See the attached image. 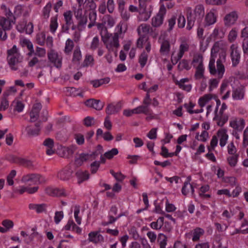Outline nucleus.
<instances>
[{
	"label": "nucleus",
	"instance_id": "a211bd4d",
	"mask_svg": "<svg viewBox=\"0 0 248 248\" xmlns=\"http://www.w3.org/2000/svg\"><path fill=\"white\" fill-rule=\"evenodd\" d=\"M41 124V121H38L35 124V128H33L31 126H28L26 128V130L29 136L32 137L37 136L39 134L41 130L40 125Z\"/></svg>",
	"mask_w": 248,
	"mask_h": 248
},
{
	"label": "nucleus",
	"instance_id": "5fc2aeb1",
	"mask_svg": "<svg viewBox=\"0 0 248 248\" xmlns=\"http://www.w3.org/2000/svg\"><path fill=\"white\" fill-rule=\"evenodd\" d=\"M58 27L57 18L54 17L51 18L50 24V30L52 32H54Z\"/></svg>",
	"mask_w": 248,
	"mask_h": 248
},
{
	"label": "nucleus",
	"instance_id": "680f3d73",
	"mask_svg": "<svg viewBox=\"0 0 248 248\" xmlns=\"http://www.w3.org/2000/svg\"><path fill=\"white\" fill-rule=\"evenodd\" d=\"M36 42L37 44L41 46H43L45 44V35L43 33L38 34L36 35Z\"/></svg>",
	"mask_w": 248,
	"mask_h": 248
},
{
	"label": "nucleus",
	"instance_id": "c03bdc74",
	"mask_svg": "<svg viewBox=\"0 0 248 248\" xmlns=\"http://www.w3.org/2000/svg\"><path fill=\"white\" fill-rule=\"evenodd\" d=\"M118 154V150L117 148H113L111 150L106 152L104 156L108 159H112L113 156Z\"/></svg>",
	"mask_w": 248,
	"mask_h": 248
},
{
	"label": "nucleus",
	"instance_id": "393cba45",
	"mask_svg": "<svg viewBox=\"0 0 248 248\" xmlns=\"http://www.w3.org/2000/svg\"><path fill=\"white\" fill-rule=\"evenodd\" d=\"M46 61L39 60L38 58L36 56L33 57L28 62V65L29 67H32L38 64V68H41L42 65L45 66V63Z\"/></svg>",
	"mask_w": 248,
	"mask_h": 248
},
{
	"label": "nucleus",
	"instance_id": "f704fd0d",
	"mask_svg": "<svg viewBox=\"0 0 248 248\" xmlns=\"http://www.w3.org/2000/svg\"><path fill=\"white\" fill-rule=\"evenodd\" d=\"M163 22V16H153L152 19V25L154 27H160Z\"/></svg>",
	"mask_w": 248,
	"mask_h": 248
},
{
	"label": "nucleus",
	"instance_id": "3c124183",
	"mask_svg": "<svg viewBox=\"0 0 248 248\" xmlns=\"http://www.w3.org/2000/svg\"><path fill=\"white\" fill-rule=\"evenodd\" d=\"M81 55L80 50L79 47H76L74 50L73 53V62H78L81 59Z\"/></svg>",
	"mask_w": 248,
	"mask_h": 248
},
{
	"label": "nucleus",
	"instance_id": "8fccbe9b",
	"mask_svg": "<svg viewBox=\"0 0 248 248\" xmlns=\"http://www.w3.org/2000/svg\"><path fill=\"white\" fill-rule=\"evenodd\" d=\"M30 122H33L36 121L39 118V112L33 108H32L31 110L30 113Z\"/></svg>",
	"mask_w": 248,
	"mask_h": 248
},
{
	"label": "nucleus",
	"instance_id": "4468645a",
	"mask_svg": "<svg viewBox=\"0 0 248 248\" xmlns=\"http://www.w3.org/2000/svg\"><path fill=\"white\" fill-rule=\"evenodd\" d=\"M245 125V120L240 118L238 120L236 118L230 122V125L238 131H241L244 128Z\"/></svg>",
	"mask_w": 248,
	"mask_h": 248
},
{
	"label": "nucleus",
	"instance_id": "20e7f679",
	"mask_svg": "<svg viewBox=\"0 0 248 248\" xmlns=\"http://www.w3.org/2000/svg\"><path fill=\"white\" fill-rule=\"evenodd\" d=\"M184 15L186 16H204L205 14L204 6L202 4H198L192 9L189 6L186 7L184 9Z\"/></svg>",
	"mask_w": 248,
	"mask_h": 248
},
{
	"label": "nucleus",
	"instance_id": "e2e57ef3",
	"mask_svg": "<svg viewBox=\"0 0 248 248\" xmlns=\"http://www.w3.org/2000/svg\"><path fill=\"white\" fill-rule=\"evenodd\" d=\"M187 24L186 26V29L188 30H190L192 29L194 24L195 18L194 16H187Z\"/></svg>",
	"mask_w": 248,
	"mask_h": 248
},
{
	"label": "nucleus",
	"instance_id": "49530a36",
	"mask_svg": "<svg viewBox=\"0 0 248 248\" xmlns=\"http://www.w3.org/2000/svg\"><path fill=\"white\" fill-rule=\"evenodd\" d=\"M239 155L235 154L234 155L229 157L227 158L228 162L229 165L231 167H234L236 166L238 158Z\"/></svg>",
	"mask_w": 248,
	"mask_h": 248
},
{
	"label": "nucleus",
	"instance_id": "37998d69",
	"mask_svg": "<svg viewBox=\"0 0 248 248\" xmlns=\"http://www.w3.org/2000/svg\"><path fill=\"white\" fill-rule=\"evenodd\" d=\"M135 114H140L143 113L146 115L149 114L150 109H147L146 107H143V106H140L134 109Z\"/></svg>",
	"mask_w": 248,
	"mask_h": 248
},
{
	"label": "nucleus",
	"instance_id": "a19ab883",
	"mask_svg": "<svg viewBox=\"0 0 248 248\" xmlns=\"http://www.w3.org/2000/svg\"><path fill=\"white\" fill-rule=\"evenodd\" d=\"M12 104H15L14 111H17L18 112L22 111L24 108V105L21 101L15 100L13 102Z\"/></svg>",
	"mask_w": 248,
	"mask_h": 248
},
{
	"label": "nucleus",
	"instance_id": "f8f14e48",
	"mask_svg": "<svg viewBox=\"0 0 248 248\" xmlns=\"http://www.w3.org/2000/svg\"><path fill=\"white\" fill-rule=\"evenodd\" d=\"M152 0H138L139 6V13L144 14L145 16H151L152 14V11L150 9L146 10V6L148 2Z\"/></svg>",
	"mask_w": 248,
	"mask_h": 248
},
{
	"label": "nucleus",
	"instance_id": "79ce46f5",
	"mask_svg": "<svg viewBox=\"0 0 248 248\" xmlns=\"http://www.w3.org/2000/svg\"><path fill=\"white\" fill-rule=\"evenodd\" d=\"M204 231L201 228H197L194 230L192 240L197 241L199 240L200 236L203 234Z\"/></svg>",
	"mask_w": 248,
	"mask_h": 248
},
{
	"label": "nucleus",
	"instance_id": "cd10ccee",
	"mask_svg": "<svg viewBox=\"0 0 248 248\" xmlns=\"http://www.w3.org/2000/svg\"><path fill=\"white\" fill-rule=\"evenodd\" d=\"M141 30L144 33H145L144 35H145L146 36V34H147L151 31H153V29L150 27V26L149 25H147L146 24H142L138 27L137 31L139 35H140V34H141Z\"/></svg>",
	"mask_w": 248,
	"mask_h": 248
},
{
	"label": "nucleus",
	"instance_id": "1a4fd4ad",
	"mask_svg": "<svg viewBox=\"0 0 248 248\" xmlns=\"http://www.w3.org/2000/svg\"><path fill=\"white\" fill-rule=\"evenodd\" d=\"M85 105L89 107L93 108L97 110H101L104 107L105 103L100 100L89 99L85 102Z\"/></svg>",
	"mask_w": 248,
	"mask_h": 248
},
{
	"label": "nucleus",
	"instance_id": "f3484780",
	"mask_svg": "<svg viewBox=\"0 0 248 248\" xmlns=\"http://www.w3.org/2000/svg\"><path fill=\"white\" fill-rule=\"evenodd\" d=\"M17 27H20L19 31L20 32H22L24 30L26 33L29 34H31L33 32V26L32 23L30 22L27 24V21L24 19L18 24Z\"/></svg>",
	"mask_w": 248,
	"mask_h": 248
},
{
	"label": "nucleus",
	"instance_id": "864d4df0",
	"mask_svg": "<svg viewBox=\"0 0 248 248\" xmlns=\"http://www.w3.org/2000/svg\"><path fill=\"white\" fill-rule=\"evenodd\" d=\"M140 37L137 40V46L139 48H142L143 47V44L145 40H147L148 38L146 37V36L144 34H140L139 35Z\"/></svg>",
	"mask_w": 248,
	"mask_h": 248
},
{
	"label": "nucleus",
	"instance_id": "7c9ffc66",
	"mask_svg": "<svg viewBox=\"0 0 248 248\" xmlns=\"http://www.w3.org/2000/svg\"><path fill=\"white\" fill-rule=\"evenodd\" d=\"M109 81L110 78L107 77L100 79L92 80L91 83L94 88H97L104 84L108 83Z\"/></svg>",
	"mask_w": 248,
	"mask_h": 248
},
{
	"label": "nucleus",
	"instance_id": "5701e85b",
	"mask_svg": "<svg viewBox=\"0 0 248 248\" xmlns=\"http://www.w3.org/2000/svg\"><path fill=\"white\" fill-rule=\"evenodd\" d=\"M191 64L194 67L197 66H203V56L201 54L194 55Z\"/></svg>",
	"mask_w": 248,
	"mask_h": 248
},
{
	"label": "nucleus",
	"instance_id": "f03ea898",
	"mask_svg": "<svg viewBox=\"0 0 248 248\" xmlns=\"http://www.w3.org/2000/svg\"><path fill=\"white\" fill-rule=\"evenodd\" d=\"M7 60L11 69L16 71L18 70L17 64L23 61V57L18 52V49L16 45H14L12 48L7 50Z\"/></svg>",
	"mask_w": 248,
	"mask_h": 248
},
{
	"label": "nucleus",
	"instance_id": "c756f323",
	"mask_svg": "<svg viewBox=\"0 0 248 248\" xmlns=\"http://www.w3.org/2000/svg\"><path fill=\"white\" fill-rule=\"evenodd\" d=\"M190 190L193 195L194 191L193 186L189 182H185L184 186L182 189V194L186 196L189 192Z\"/></svg>",
	"mask_w": 248,
	"mask_h": 248
},
{
	"label": "nucleus",
	"instance_id": "0e129e2a",
	"mask_svg": "<svg viewBox=\"0 0 248 248\" xmlns=\"http://www.w3.org/2000/svg\"><path fill=\"white\" fill-rule=\"evenodd\" d=\"M158 239H162L160 243V248H165V246L167 244V237L166 235L160 233L158 235Z\"/></svg>",
	"mask_w": 248,
	"mask_h": 248
},
{
	"label": "nucleus",
	"instance_id": "2eb2a0df",
	"mask_svg": "<svg viewBox=\"0 0 248 248\" xmlns=\"http://www.w3.org/2000/svg\"><path fill=\"white\" fill-rule=\"evenodd\" d=\"M108 51H113V47L117 48L119 46V35L118 33H115L112 37V40L109 43L105 44Z\"/></svg>",
	"mask_w": 248,
	"mask_h": 248
},
{
	"label": "nucleus",
	"instance_id": "09e8293b",
	"mask_svg": "<svg viewBox=\"0 0 248 248\" xmlns=\"http://www.w3.org/2000/svg\"><path fill=\"white\" fill-rule=\"evenodd\" d=\"M19 164L28 168L33 167V162L31 160L21 157Z\"/></svg>",
	"mask_w": 248,
	"mask_h": 248
},
{
	"label": "nucleus",
	"instance_id": "6e6d98bb",
	"mask_svg": "<svg viewBox=\"0 0 248 248\" xmlns=\"http://www.w3.org/2000/svg\"><path fill=\"white\" fill-rule=\"evenodd\" d=\"M242 146L243 148H246L248 146V126L244 131Z\"/></svg>",
	"mask_w": 248,
	"mask_h": 248
},
{
	"label": "nucleus",
	"instance_id": "774afa93",
	"mask_svg": "<svg viewBox=\"0 0 248 248\" xmlns=\"http://www.w3.org/2000/svg\"><path fill=\"white\" fill-rule=\"evenodd\" d=\"M2 225L6 228V229L7 230H8L13 227L14 223L11 220L5 219L2 222Z\"/></svg>",
	"mask_w": 248,
	"mask_h": 248
},
{
	"label": "nucleus",
	"instance_id": "69168bd1",
	"mask_svg": "<svg viewBox=\"0 0 248 248\" xmlns=\"http://www.w3.org/2000/svg\"><path fill=\"white\" fill-rule=\"evenodd\" d=\"M100 166V162L98 161H94L91 164V171L92 173L96 172Z\"/></svg>",
	"mask_w": 248,
	"mask_h": 248
},
{
	"label": "nucleus",
	"instance_id": "b1692460",
	"mask_svg": "<svg viewBox=\"0 0 248 248\" xmlns=\"http://www.w3.org/2000/svg\"><path fill=\"white\" fill-rule=\"evenodd\" d=\"M91 158V155L89 154H81L79 155V157L76 158L75 160V164L78 166H80L82 165L84 161H86Z\"/></svg>",
	"mask_w": 248,
	"mask_h": 248
},
{
	"label": "nucleus",
	"instance_id": "4c0bfd02",
	"mask_svg": "<svg viewBox=\"0 0 248 248\" xmlns=\"http://www.w3.org/2000/svg\"><path fill=\"white\" fill-rule=\"evenodd\" d=\"M100 35L102 38V40L104 43V44H106L108 42V39L110 37L111 34L109 33L108 32V30L106 29H103L102 31H100Z\"/></svg>",
	"mask_w": 248,
	"mask_h": 248
},
{
	"label": "nucleus",
	"instance_id": "2f4dec72",
	"mask_svg": "<svg viewBox=\"0 0 248 248\" xmlns=\"http://www.w3.org/2000/svg\"><path fill=\"white\" fill-rule=\"evenodd\" d=\"M212 98V94H206L200 98L199 104L202 108Z\"/></svg>",
	"mask_w": 248,
	"mask_h": 248
},
{
	"label": "nucleus",
	"instance_id": "13d9d810",
	"mask_svg": "<svg viewBox=\"0 0 248 248\" xmlns=\"http://www.w3.org/2000/svg\"><path fill=\"white\" fill-rule=\"evenodd\" d=\"M46 53V51L44 48L39 47H37L36 48V50L34 53V55L35 56H37L39 57L42 58V57H44L45 56Z\"/></svg>",
	"mask_w": 248,
	"mask_h": 248
},
{
	"label": "nucleus",
	"instance_id": "39448f33",
	"mask_svg": "<svg viewBox=\"0 0 248 248\" xmlns=\"http://www.w3.org/2000/svg\"><path fill=\"white\" fill-rule=\"evenodd\" d=\"M49 61L54 64L57 68H60L62 65V56L59 55L54 50L51 49L47 53Z\"/></svg>",
	"mask_w": 248,
	"mask_h": 248
},
{
	"label": "nucleus",
	"instance_id": "dca6fc26",
	"mask_svg": "<svg viewBox=\"0 0 248 248\" xmlns=\"http://www.w3.org/2000/svg\"><path fill=\"white\" fill-rule=\"evenodd\" d=\"M101 231L98 230L96 232H92L89 233V240L94 243H98L103 242L104 240L103 236L100 234Z\"/></svg>",
	"mask_w": 248,
	"mask_h": 248
},
{
	"label": "nucleus",
	"instance_id": "603ef678",
	"mask_svg": "<svg viewBox=\"0 0 248 248\" xmlns=\"http://www.w3.org/2000/svg\"><path fill=\"white\" fill-rule=\"evenodd\" d=\"M16 172L15 170H12L9 174L7 177V182L9 186H12L14 184L13 179L16 175Z\"/></svg>",
	"mask_w": 248,
	"mask_h": 248
},
{
	"label": "nucleus",
	"instance_id": "bb28decb",
	"mask_svg": "<svg viewBox=\"0 0 248 248\" xmlns=\"http://www.w3.org/2000/svg\"><path fill=\"white\" fill-rule=\"evenodd\" d=\"M76 176L78 179V183L80 184L89 178V174L86 171H83L82 170H78L76 172Z\"/></svg>",
	"mask_w": 248,
	"mask_h": 248
},
{
	"label": "nucleus",
	"instance_id": "423d86ee",
	"mask_svg": "<svg viewBox=\"0 0 248 248\" xmlns=\"http://www.w3.org/2000/svg\"><path fill=\"white\" fill-rule=\"evenodd\" d=\"M21 181L25 184H27L29 182H31L32 185L40 184L44 181L42 179V176L40 174L35 173L29 174L23 176Z\"/></svg>",
	"mask_w": 248,
	"mask_h": 248
},
{
	"label": "nucleus",
	"instance_id": "7ed1b4c3",
	"mask_svg": "<svg viewBox=\"0 0 248 248\" xmlns=\"http://www.w3.org/2000/svg\"><path fill=\"white\" fill-rule=\"evenodd\" d=\"M73 172L71 166L68 165L58 172L57 178L61 181L68 182L73 177Z\"/></svg>",
	"mask_w": 248,
	"mask_h": 248
},
{
	"label": "nucleus",
	"instance_id": "4be33fe9",
	"mask_svg": "<svg viewBox=\"0 0 248 248\" xmlns=\"http://www.w3.org/2000/svg\"><path fill=\"white\" fill-rule=\"evenodd\" d=\"M29 208L31 210H35L37 213L46 212V204H30Z\"/></svg>",
	"mask_w": 248,
	"mask_h": 248
},
{
	"label": "nucleus",
	"instance_id": "de8ad7c7",
	"mask_svg": "<svg viewBox=\"0 0 248 248\" xmlns=\"http://www.w3.org/2000/svg\"><path fill=\"white\" fill-rule=\"evenodd\" d=\"M62 6L63 1L61 0H58L54 4L53 8L57 14L61 13L62 11Z\"/></svg>",
	"mask_w": 248,
	"mask_h": 248
},
{
	"label": "nucleus",
	"instance_id": "338daca9",
	"mask_svg": "<svg viewBox=\"0 0 248 248\" xmlns=\"http://www.w3.org/2000/svg\"><path fill=\"white\" fill-rule=\"evenodd\" d=\"M63 217V214L62 211H57L55 213L54 217L55 222L56 224L59 223Z\"/></svg>",
	"mask_w": 248,
	"mask_h": 248
},
{
	"label": "nucleus",
	"instance_id": "e433bc0d",
	"mask_svg": "<svg viewBox=\"0 0 248 248\" xmlns=\"http://www.w3.org/2000/svg\"><path fill=\"white\" fill-rule=\"evenodd\" d=\"M148 58V55L145 51H143L140 55L139 59V62L142 68L146 65Z\"/></svg>",
	"mask_w": 248,
	"mask_h": 248
},
{
	"label": "nucleus",
	"instance_id": "c9c22d12",
	"mask_svg": "<svg viewBox=\"0 0 248 248\" xmlns=\"http://www.w3.org/2000/svg\"><path fill=\"white\" fill-rule=\"evenodd\" d=\"M191 68L187 60L183 59L182 60L178 65V69L180 71H182L184 69L189 70Z\"/></svg>",
	"mask_w": 248,
	"mask_h": 248
},
{
	"label": "nucleus",
	"instance_id": "4d7b16f0",
	"mask_svg": "<svg viewBox=\"0 0 248 248\" xmlns=\"http://www.w3.org/2000/svg\"><path fill=\"white\" fill-rule=\"evenodd\" d=\"M217 21L216 16H205V25L210 26L214 24Z\"/></svg>",
	"mask_w": 248,
	"mask_h": 248
},
{
	"label": "nucleus",
	"instance_id": "c85d7f7f",
	"mask_svg": "<svg viewBox=\"0 0 248 248\" xmlns=\"http://www.w3.org/2000/svg\"><path fill=\"white\" fill-rule=\"evenodd\" d=\"M232 97L235 100H240L243 98L244 96V92L240 88H238L233 90L232 93Z\"/></svg>",
	"mask_w": 248,
	"mask_h": 248
},
{
	"label": "nucleus",
	"instance_id": "052dcab7",
	"mask_svg": "<svg viewBox=\"0 0 248 248\" xmlns=\"http://www.w3.org/2000/svg\"><path fill=\"white\" fill-rule=\"evenodd\" d=\"M93 58L91 55L87 56L84 61L83 65L84 67L88 66L90 65H93Z\"/></svg>",
	"mask_w": 248,
	"mask_h": 248
},
{
	"label": "nucleus",
	"instance_id": "58836bf2",
	"mask_svg": "<svg viewBox=\"0 0 248 248\" xmlns=\"http://www.w3.org/2000/svg\"><path fill=\"white\" fill-rule=\"evenodd\" d=\"M96 120L93 117L87 116L83 120V124L87 127H91L96 124Z\"/></svg>",
	"mask_w": 248,
	"mask_h": 248
},
{
	"label": "nucleus",
	"instance_id": "0eeeda50",
	"mask_svg": "<svg viewBox=\"0 0 248 248\" xmlns=\"http://www.w3.org/2000/svg\"><path fill=\"white\" fill-rule=\"evenodd\" d=\"M16 23L15 16H1L0 17V26L5 31L12 28V24Z\"/></svg>",
	"mask_w": 248,
	"mask_h": 248
},
{
	"label": "nucleus",
	"instance_id": "9b49d317",
	"mask_svg": "<svg viewBox=\"0 0 248 248\" xmlns=\"http://www.w3.org/2000/svg\"><path fill=\"white\" fill-rule=\"evenodd\" d=\"M98 0H92L86 4L84 16H96V5L94 1Z\"/></svg>",
	"mask_w": 248,
	"mask_h": 248
},
{
	"label": "nucleus",
	"instance_id": "6ab92c4d",
	"mask_svg": "<svg viewBox=\"0 0 248 248\" xmlns=\"http://www.w3.org/2000/svg\"><path fill=\"white\" fill-rule=\"evenodd\" d=\"M217 136L219 138V144L221 147H223L226 144L228 139L227 131L225 129L219 130L217 131Z\"/></svg>",
	"mask_w": 248,
	"mask_h": 248
},
{
	"label": "nucleus",
	"instance_id": "a18cd8bd",
	"mask_svg": "<svg viewBox=\"0 0 248 248\" xmlns=\"http://www.w3.org/2000/svg\"><path fill=\"white\" fill-rule=\"evenodd\" d=\"M74 47V43L73 41L70 39H68L65 43V46L64 48V52L69 54L71 52Z\"/></svg>",
	"mask_w": 248,
	"mask_h": 248
},
{
	"label": "nucleus",
	"instance_id": "9d476101",
	"mask_svg": "<svg viewBox=\"0 0 248 248\" xmlns=\"http://www.w3.org/2000/svg\"><path fill=\"white\" fill-rule=\"evenodd\" d=\"M231 56L232 58V65L236 66L239 62L240 55L237 50V46L233 44L231 46Z\"/></svg>",
	"mask_w": 248,
	"mask_h": 248
},
{
	"label": "nucleus",
	"instance_id": "aec40b11",
	"mask_svg": "<svg viewBox=\"0 0 248 248\" xmlns=\"http://www.w3.org/2000/svg\"><path fill=\"white\" fill-rule=\"evenodd\" d=\"M43 144L48 148L46 152L47 155H51L54 153V151L53 150L54 143L52 139H46L43 142Z\"/></svg>",
	"mask_w": 248,
	"mask_h": 248
},
{
	"label": "nucleus",
	"instance_id": "412c9836",
	"mask_svg": "<svg viewBox=\"0 0 248 248\" xmlns=\"http://www.w3.org/2000/svg\"><path fill=\"white\" fill-rule=\"evenodd\" d=\"M189 49V45L186 42H183L180 46L179 52L178 54V58L175 60L173 65L176 64L178 61L183 57L185 52L188 51Z\"/></svg>",
	"mask_w": 248,
	"mask_h": 248
},
{
	"label": "nucleus",
	"instance_id": "f257e3e1",
	"mask_svg": "<svg viewBox=\"0 0 248 248\" xmlns=\"http://www.w3.org/2000/svg\"><path fill=\"white\" fill-rule=\"evenodd\" d=\"M219 50V47L218 44L217 43L215 44L211 49V57L209 63V69L211 74L215 75L216 74H217L218 78L221 79L224 73L225 67L220 58L217 61V68L216 69L215 65V60L214 58L216 57V54Z\"/></svg>",
	"mask_w": 248,
	"mask_h": 248
},
{
	"label": "nucleus",
	"instance_id": "6e6552de",
	"mask_svg": "<svg viewBox=\"0 0 248 248\" xmlns=\"http://www.w3.org/2000/svg\"><path fill=\"white\" fill-rule=\"evenodd\" d=\"M122 107V103L119 101L117 102L115 105L113 104H109L106 109V112L109 116L110 115H113L119 112Z\"/></svg>",
	"mask_w": 248,
	"mask_h": 248
},
{
	"label": "nucleus",
	"instance_id": "72a5a7b5",
	"mask_svg": "<svg viewBox=\"0 0 248 248\" xmlns=\"http://www.w3.org/2000/svg\"><path fill=\"white\" fill-rule=\"evenodd\" d=\"M9 95V93L8 92H5L3 93V97L0 106V109H3L4 110L8 108L9 106V102L7 98Z\"/></svg>",
	"mask_w": 248,
	"mask_h": 248
},
{
	"label": "nucleus",
	"instance_id": "bf43d9fd",
	"mask_svg": "<svg viewBox=\"0 0 248 248\" xmlns=\"http://www.w3.org/2000/svg\"><path fill=\"white\" fill-rule=\"evenodd\" d=\"M206 3L212 5H222L225 4L227 0H205Z\"/></svg>",
	"mask_w": 248,
	"mask_h": 248
},
{
	"label": "nucleus",
	"instance_id": "ddd939ff",
	"mask_svg": "<svg viewBox=\"0 0 248 248\" xmlns=\"http://www.w3.org/2000/svg\"><path fill=\"white\" fill-rule=\"evenodd\" d=\"M46 193L50 196H66V194L63 189H60L58 188H53L52 187H47L45 189Z\"/></svg>",
	"mask_w": 248,
	"mask_h": 248
},
{
	"label": "nucleus",
	"instance_id": "a878e982",
	"mask_svg": "<svg viewBox=\"0 0 248 248\" xmlns=\"http://www.w3.org/2000/svg\"><path fill=\"white\" fill-rule=\"evenodd\" d=\"M170 51V44L169 41L164 40L161 43L160 52L162 55H167Z\"/></svg>",
	"mask_w": 248,
	"mask_h": 248
},
{
	"label": "nucleus",
	"instance_id": "ea45409f",
	"mask_svg": "<svg viewBox=\"0 0 248 248\" xmlns=\"http://www.w3.org/2000/svg\"><path fill=\"white\" fill-rule=\"evenodd\" d=\"M237 16H225L224 20L226 26L230 27L235 23Z\"/></svg>",
	"mask_w": 248,
	"mask_h": 248
},
{
	"label": "nucleus",
	"instance_id": "473e14b6",
	"mask_svg": "<svg viewBox=\"0 0 248 248\" xmlns=\"http://www.w3.org/2000/svg\"><path fill=\"white\" fill-rule=\"evenodd\" d=\"M196 72L194 75V78L196 79H200L203 78L204 68V66H197L195 67Z\"/></svg>",
	"mask_w": 248,
	"mask_h": 248
}]
</instances>
